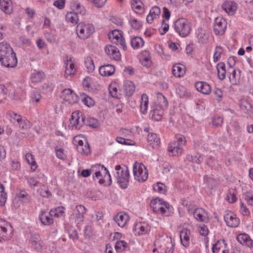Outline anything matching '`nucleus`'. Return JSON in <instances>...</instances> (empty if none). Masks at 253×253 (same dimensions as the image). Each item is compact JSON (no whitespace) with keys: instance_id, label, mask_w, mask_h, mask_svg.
I'll return each mask as SVG.
<instances>
[{"instance_id":"nucleus-56","label":"nucleus","mask_w":253,"mask_h":253,"mask_svg":"<svg viewBox=\"0 0 253 253\" xmlns=\"http://www.w3.org/2000/svg\"><path fill=\"white\" fill-rule=\"evenodd\" d=\"M222 51L223 49L220 46L216 47L213 55V60L215 62L218 61Z\"/></svg>"},{"instance_id":"nucleus-53","label":"nucleus","mask_w":253,"mask_h":253,"mask_svg":"<svg viewBox=\"0 0 253 253\" xmlns=\"http://www.w3.org/2000/svg\"><path fill=\"white\" fill-rule=\"evenodd\" d=\"M82 100L83 103L88 107L92 106L95 103L93 99L85 94L84 95V97L82 99Z\"/></svg>"},{"instance_id":"nucleus-30","label":"nucleus","mask_w":253,"mask_h":253,"mask_svg":"<svg viewBox=\"0 0 253 253\" xmlns=\"http://www.w3.org/2000/svg\"><path fill=\"white\" fill-rule=\"evenodd\" d=\"M172 73L175 77H183L185 73V67L181 64H176L173 66Z\"/></svg>"},{"instance_id":"nucleus-4","label":"nucleus","mask_w":253,"mask_h":253,"mask_svg":"<svg viewBox=\"0 0 253 253\" xmlns=\"http://www.w3.org/2000/svg\"><path fill=\"white\" fill-rule=\"evenodd\" d=\"M115 169L117 171L116 176L118 182L122 188H126L128 183L129 176L127 167L126 166L121 167L120 165H117L115 167Z\"/></svg>"},{"instance_id":"nucleus-23","label":"nucleus","mask_w":253,"mask_h":253,"mask_svg":"<svg viewBox=\"0 0 253 253\" xmlns=\"http://www.w3.org/2000/svg\"><path fill=\"white\" fill-rule=\"evenodd\" d=\"M195 87L198 91L203 94H208L211 91V88L210 85L205 82H197L195 84Z\"/></svg>"},{"instance_id":"nucleus-34","label":"nucleus","mask_w":253,"mask_h":253,"mask_svg":"<svg viewBox=\"0 0 253 253\" xmlns=\"http://www.w3.org/2000/svg\"><path fill=\"white\" fill-rule=\"evenodd\" d=\"M163 110L159 109L157 107L150 111V115L152 120L156 121H160L163 116Z\"/></svg>"},{"instance_id":"nucleus-26","label":"nucleus","mask_w":253,"mask_h":253,"mask_svg":"<svg viewBox=\"0 0 253 253\" xmlns=\"http://www.w3.org/2000/svg\"><path fill=\"white\" fill-rule=\"evenodd\" d=\"M0 8L7 14L12 11V4L11 0H0Z\"/></svg>"},{"instance_id":"nucleus-37","label":"nucleus","mask_w":253,"mask_h":253,"mask_svg":"<svg viewBox=\"0 0 253 253\" xmlns=\"http://www.w3.org/2000/svg\"><path fill=\"white\" fill-rule=\"evenodd\" d=\"M217 70V75L218 78L221 80H223L225 78L226 71L225 65L223 62H220L216 65Z\"/></svg>"},{"instance_id":"nucleus-49","label":"nucleus","mask_w":253,"mask_h":253,"mask_svg":"<svg viewBox=\"0 0 253 253\" xmlns=\"http://www.w3.org/2000/svg\"><path fill=\"white\" fill-rule=\"evenodd\" d=\"M7 199L6 193L4 191V187L2 184H0V206H3Z\"/></svg>"},{"instance_id":"nucleus-7","label":"nucleus","mask_w":253,"mask_h":253,"mask_svg":"<svg viewBox=\"0 0 253 253\" xmlns=\"http://www.w3.org/2000/svg\"><path fill=\"white\" fill-rule=\"evenodd\" d=\"M13 234V229L8 222L2 219H0V242L2 240L8 241L10 240Z\"/></svg>"},{"instance_id":"nucleus-32","label":"nucleus","mask_w":253,"mask_h":253,"mask_svg":"<svg viewBox=\"0 0 253 253\" xmlns=\"http://www.w3.org/2000/svg\"><path fill=\"white\" fill-rule=\"evenodd\" d=\"M147 140L150 145L154 148H157L160 143V139L156 133H149L148 135Z\"/></svg>"},{"instance_id":"nucleus-41","label":"nucleus","mask_w":253,"mask_h":253,"mask_svg":"<svg viewBox=\"0 0 253 253\" xmlns=\"http://www.w3.org/2000/svg\"><path fill=\"white\" fill-rule=\"evenodd\" d=\"M45 211H42L40 215L39 218L43 225H49L53 223V219L49 216L45 215Z\"/></svg>"},{"instance_id":"nucleus-22","label":"nucleus","mask_w":253,"mask_h":253,"mask_svg":"<svg viewBox=\"0 0 253 253\" xmlns=\"http://www.w3.org/2000/svg\"><path fill=\"white\" fill-rule=\"evenodd\" d=\"M115 71L114 67L111 64L101 66L99 69V73L102 76H111L114 73Z\"/></svg>"},{"instance_id":"nucleus-50","label":"nucleus","mask_w":253,"mask_h":253,"mask_svg":"<svg viewBox=\"0 0 253 253\" xmlns=\"http://www.w3.org/2000/svg\"><path fill=\"white\" fill-rule=\"evenodd\" d=\"M154 190L161 194H164L166 191V186L162 183L158 182L153 186Z\"/></svg>"},{"instance_id":"nucleus-1","label":"nucleus","mask_w":253,"mask_h":253,"mask_svg":"<svg viewBox=\"0 0 253 253\" xmlns=\"http://www.w3.org/2000/svg\"><path fill=\"white\" fill-rule=\"evenodd\" d=\"M101 170L104 171L105 176H107L111 181V176L109 174L108 169L100 164H96L91 167L90 169H87L83 170L81 172V175L84 177H86L90 175L91 172H94V176L93 175V179L95 180V178L99 180V183L101 184H104L105 181L103 178V176L101 173Z\"/></svg>"},{"instance_id":"nucleus-39","label":"nucleus","mask_w":253,"mask_h":253,"mask_svg":"<svg viewBox=\"0 0 253 253\" xmlns=\"http://www.w3.org/2000/svg\"><path fill=\"white\" fill-rule=\"evenodd\" d=\"M143 3L140 0H132L131 8L136 13H141L143 11Z\"/></svg>"},{"instance_id":"nucleus-51","label":"nucleus","mask_w":253,"mask_h":253,"mask_svg":"<svg viewBox=\"0 0 253 253\" xmlns=\"http://www.w3.org/2000/svg\"><path fill=\"white\" fill-rule=\"evenodd\" d=\"M204 211L202 209H196L194 212L193 214L194 217L199 221H203L204 220L203 213Z\"/></svg>"},{"instance_id":"nucleus-42","label":"nucleus","mask_w":253,"mask_h":253,"mask_svg":"<svg viewBox=\"0 0 253 253\" xmlns=\"http://www.w3.org/2000/svg\"><path fill=\"white\" fill-rule=\"evenodd\" d=\"M144 43L143 40L139 37H134L131 41V45L133 48H138L142 46Z\"/></svg>"},{"instance_id":"nucleus-64","label":"nucleus","mask_w":253,"mask_h":253,"mask_svg":"<svg viewBox=\"0 0 253 253\" xmlns=\"http://www.w3.org/2000/svg\"><path fill=\"white\" fill-rule=\"evenodd\" d=\"M31 98L33 101H35V102L38 103L40 101L41 98V95L39 92L37 91H34L31 94Z\"/></svg>"},{"instance_id":"nucleus-52","label":"nucleus","mask_w":253,"mask_h":253,"mask_svg":"<svg viewBox=\"0 0 253 253\" xmlns=\"http://www.w3.org/2000/svg\"><path fill=\"white\" fill-rule=\"evenodd\" d=\"M85 125L92 128H97L99 126V123L98 121L94 118H89L85 121Z\"/></svg>"},{"instance_id":"nucleus-8","label":"nucleus","mask_w":253,"mask_h":253,"mask_svg":"<svg viewBox=\"0 0 253 253\" xmlns=\"http://www.w3.org/2000/svg\"><path fill=\"white\" fill-rule=\"evenodd\" d=\"M76 30L78 36L82 39L88 38L94 32V28L92 25L82 22L78 24Z\"/></svg>"},{"instance_id":"nucleus-18","label":"nucleus","mask_w":253,"mask_h":253,"mask_svg":"<svg viewBox=\"0 0 253 253\" xmlns=\"http://www.w3.org/2000/svg\"><path fill=\"white\" fill-rule=\"evenodd\" d=\"M85 212V208L82 205L77 206L71 215V218L75 219L78 222L83 220L84 214Z\"/></svg>"},{"instance_id":"nucleus-29","label":"nucleus","mask_w":253,"mask_h":253,"mask_svg":"<svg viewBox=\"0 0 253 253\" xmlns=\"http://www.w3.org/2000/svg\"><path fill=\"white\" fill-rule=\"evenodd\" d=\"M123 89L126 95L129 97L133 94L135 90V86L132 82L126 81L124 84Z\"/></svg>"},{"instance_id":"nucleus-61","label":"nucleus","mask_w":253,"mask_h":253,"mask_svg":"<svg viewBox=\"0 0 253 253\" xmlns=\"http://www.w3.org/2000/svg\"><path fill=\"white\" fill-rule=\"evenodd\" d=\"M175 169L170 166L167 165L164 167L163 172L164 174H172L174 173Z\"/></svg>"},{"instance_id":"nucleus-5","label":"nucleus","mask_w":253,"mask_h":253,"mask_svg":"<svg viewBox=\"0 0 253 253\" xmlns=\"http://www.w3.org/2000/svg\"><path fill=\"white\" fill-rule=\"evenodd\" d=\"M174 29L180 36L185 37L189 34L191 28L188 21L184 18H180L175 21Z\"/></svg>"},{"instance_id":"nucleus-54","label":"nucleus","mask_w":253,"mask_h":253,"mask_svg":"<svg viewBox=\"0 0 253 253\" xmlns=\"http://www.w3.org/2000/svg\"><path fill=\"white\" fill-rule=\"evenodd\" d=\"M127 245V243L124 241H119L116 243L115 249L117 252H121L125 249Z\"/></svg>"},{"instance_id":"nucleus-58","label":"nucleus","mask_w":253,"mask_h":253,"mask_svg":"<svg viewBox=\"0 0 253 253\" xmlns=\"http://www.w3.org/2000/svg\"><path fill=\"white\" fill-rule=\"evenodd\" d=\"M227 251L221 249L219 246V244L217 243L213 246L212 252L213 253H227Z\"/></svg>"},{"instance_id":"nucleus-19","label":"nucleus","mask_w":253,"mask_h":253,"mask_svg":"<svg viewBox=\"0 0 253 253\" xmlns=\"http://www.w3.org/2000/svg\"><path fill=\"white\" fill-rule=\"evenodd\" d=\"M229 68L228 69L227 74L229 75L228 78L231 84H236L239 81L240 77V72L238 71V73H237L235 69H234L230 64H229Z\"/></svg>"},{"instance_id":"nucleus-43","label":"nucleus","mask_w":253,"mask_h":253,"mask_svg":"<svg viewBox=\"0 0 253 253\" xmlns=\"http://www.w3.org/2000/svg\"><path fill=\"white\" fill-rule=\"evenodd\" d=\"M79 16L77 13L72 10V11L68 12L66 15V19L67 21L72 23H77L79 20Z\"/></svg>"},{"instance_id":"nucleus-6","label":"nucleus","mask_w":253,"mask_h":253,"mask_svg":"<svg viewBox=\"0 0 253 253\" xmlns=\"http://www.w3.org/2000/svg\"><path fill=\"white\" fill-rule=\"evenodd\" d=\"M133 173L135 179L138 182H144L148 178V170L145 166L141 163L136 162L133 164Z\"/></svg>"},{"instance_id":"nucleus-14","label":"nucleus","mask_w":253,"mask_h":253,"mask_svg":"<svg viewBox=\"0 0 253 253\" xmlns=\"http://www.w3.org/2000/svg\"><path fill=\"white\" fill-rule=\"evenodd\" d=\"M226 22L222 17H217L214 20L213 30L216 35H222L226 29Z\"/></svg>"},{"instance_id":"nucleus-10","label":"nucleus","mask_w":253,"mask_h":253,"mask_svg":"<svg viewBox=\"0 0 253 253\" xmlns=\"http://www.w3.org/2000/svg\"><path fill=\"white\" fill-rule=\"evenodd\" d=\"M73 143L76 146L77 151L82 154L87 155L90 152V147L87 142L84 141L80 136L74 138Z\"/></svg>"},{"instance_id":"nucleus-35","label":"nucleus","mask_w":253,"mask_h":253,"mask_svg":"<svg viewBox=\"0 0 253 253\" xmlns=\"http://www.w3.org/2000/svg\"><path fill=\"white\" fill-rule=\"evenodd\" d=\"M204 182L207 184L209 192L211 193V190L216 185V180L211 176L205 175Z\"/></svg>"},{"instance_id":"nucleus-27","label":"nucleus","mask_w":253,"mask_h":253,"mask_svg":"<svg viewBox=\"0 0 253 253\" xmlns=\"http://www.w3.org/2000/svg\"><path fill=\"white\" fill-rule=\"evenodd\" d=\"M161 13V10L158 6H153L150 10L149 14L146 17V20L148 23L152 22L154 18L159 16Z\"/></svg>"},{"instance_id":"nucleus-9","label":"nucleus","mask_w":253,"mask_h":253,"mask_svg":"<svg viewBox=\"0 0 253 253\" xmlns=\"http://www.w3.org/2000/svg\"><path fill=\"white\" fill-rule=\"evenodd\" d=\"M0 62L2 65L7 68L15 67L17 64V59L14 52H10L0 57Z\"/></svg>"},{"instance_id":"nucleus-47","label":"nucleus","mask_w":253,"mask_h":253,"mask_svg":"<svg viewBox=\"0 0 253 253\" xmlns=\"http://www.w3.org/2000/svg\"><path fill=\"white\" fill-rule=\"evenodd\" d=\"M136 227L139 229V235H143L148 233L150 230V227L146 223L137 224Z\"/></svg>"},{"instance_id":"nucleus-63","label":"nucleus","mask_w":253,"mask_h":253,"mask_svg":"<svg viewBox=\"0 0 253 253\" xmlns=\"http://www.w3.org/2000/svg\"><path fill=\"white\" fill-rule=\"evenodd\" d=\"M129 22L131 25V27L134 29H138L141 27V24L136 19L131 18L129 20Z\"/></svg>"},{"instance_id":"nucleus-28","label":"nucleus","mask_w":253,"mask_h":253,"mask_svg":"<svg viewBox=\"0 0 253 253\" xmlns=\"http://www.w3.org/2000/svg\"><path fill=\"white\" fill-rule=\"evenodd\" d=\"M114 220L118 224V226L123 227L126 225L128 220V216L126 214L119 213L114 217Z\"/></svg>"},{"instance_id":"nucleus-38","label":"nucleus","mask_w":253,"mask_h":253,"mask_svg":"<svg viewBox=\"0 0 253 253\" xmlns=\"http://www.w3.org/2000/svg\"><path fill=\"white\" fill-rule=\"evenodd\" d=\"M148 97L145 94H143L141 96L140 108V111L142 114H145L148 109Z\"/></svg>"},{"instance_id":"nucleus-60","label":"nucleus","mask_w":253,"mask_h":253,"mask_svg":"<svg viewBox=\"0 0 253 253\" xmlns=\"http://www.w3.org/2000/svg\"><path fill=\"white\" fill-rule=\"evenodd\" d=\"M18 124L20 127L24 129H27L30 126V122L23 118Z\"/></svg>"},{"instance_id":"nucleus-11","label":"nucleus","mask_w":253,"mask_h":253,"mask_svg":"<svg viewBox=\"0 0 253 253\" xmlns=\"http://www.w3.org/2000/svg\"><path fill=\"white\" fill-rule=\"evenodd\" d=\"M108 37L112 42L117 45H120L125 50L126 49L125 39L119 30L113 31L111 33H109Z\"/></svg>"},{"instance_id":"nucleus-25","label":"nucleus","mask_w":253,"mask_h":253,"mask_svg":"<svg viewBox=\"0 0 253 253\" xmlns=\"http://www.w3.org/2000/svg\"><path fill=\"white\" fill-rule=\"evenodd\" d=\"M222 9L229 15H233L236 10V4L231 1H227L222 5Z\"/></svg>"},{"instance_id":"nucleus-44","label":"nucleus","mask_w":253,"mask_h":253,"mask_svg":"<svg viewBox=\"0 0 253 253\" xmlns=\"http://www.w3.org/2000/svg\"><path fill=\"white\" fill-rule=\"evenodd\" d=\"M25 159L27 163L31 165V169L33 171L35 170L37 168V165L34 156L30 153H27L25 156Z\"/></svg>"},{"instance_id":"nucleus-62","label":"nucleus","mask_w":253,"mask_h":253,"mask_svg":"<svg viewBox=\"0 0 253 253\" xmlns=\"http://www.w3.org/2000/svg\"><path fill=\"white\" fill-rule=\"evenodd\" d=\"M226 199L230 203H234L237 200V198L236 195L234 193V192H232L230 191L226 196Z\"/></svg>"},{"instance_id":"nucleus-57","label":"nucleus","mask_w":253,"mask_h":253,"mask_svg":"<svg viewBox=\"0 0 253 253\" xmlns=\"http://www.w3.org/2000/svg\"><path fill=\"white\" fill-rule=\"evenodd\" d=\"M55 152L58 158L61 160H64L66 159V156L64 153V150L62 148L56 147L55 148Z\"/></svg>"},{"instance_id":"nucleus-15","label":"nucleus","mask_w":253,"mask_h":253,"mask_svg":"<svg viewBox=\"0 0 253 253\" xmlns=\"http://www.w3.org/2000/svg\"><path fill=\"white\" fill-rule=\"evenodd\" d=\"M224 219L227 226L232 228L238 226L240 221L236 215L231 211H228L224 216Z\"/></svg>"},{"instance_id":"nucleus-59","label":"nucleus","mask_w":253,"mask_h":253,"mask_svg":"<svg viewBox=\"0 0 253 253\" xmlns=\"http://www.w3.org/2000/svg\"><path fill=\"white\" fill-rule=\"evenodd\" d=\"M8 115L12 120L16 121L18 124L21 121V120L23 119L20 115L13 112H9Z\"/></svg>"},{"instance_id":"nucleus-48","label":"nucleus","mask_w":253,"mask_h":253,"mask_svg":"<svg viewBox=\"0 0 253 253\" xmlns=\"http://www.w3.org/2000/svg\"><path fill=\"white\" fill-rule=\"evenodd\" d=\"M64 207H59L55 208L54 209L51 210L49 213L51 216L59 217L63 215L64 212Z\"/></svg>"},{"instance_id":"nucleus-13","label":"nucleus","mask_w":253,"mask_h":253,"mask_svg":"<svg viewBox=\"0 0 253 253\" xmlns=\"http://www.w3.org/2000/svg\"><path fill=\"white\" fill-rule=\"evenodd\" d=\"M65 70L64 72V77L66 78H71L76 72V68L74 62L71 57H66V60H65Z\"/></svg>"},{"instance_id":"nucleus-40","label":"nucleus","mask_w":253,"mask_h":253,"mask_svg":"<svg viewBox=\"0 0 253 253\" xmlns=\"http://www.w3.org/2000/svg\"><path fill=\"white\" fill-rule=\"evenodd\" d=\"M44 77V74L42 71H35L31 74V80L32 82L38 83L42 81Z\"/></svg>"},{"instance_id":"nucleus-36","label":"nucleus","mask_w":253,"mask_h":253,"mask_svg":"<svg viewBox=\"0 0 253 253\" xmlns=\"http://www.w3.org/2000/svg\"><path fill=\"white\" fill-rule=\"evenodd\" d=\"M12 52L14 51L8 43L5 42L0 43V57Z\"/></svg>"},{"instance_id":"nucleus-45","label":"nucleus","mask_w":253,"mask_h":253,"mask_svg":"<svg viewBox=\"0 0 253 253\" xmlns=\"http://www.w3.org/2000/svg\"><path fill=\"white\" fill-rule=\"evenodd\" d=\"M197 38L199 42L205 44L208 42L209 36L202 29L198 30Z\"/></svg>"},{"instance_id":"nucleus-16","label":"nucleus","mask_w":253,"mask_h":253,"mask_svg":"<svg viewBox=\"0 0 253 253\" xmlns=\"http://www.w3.org/2000/svg\"><path fill=\"white\" fill-rule=\"evenodd\" d=\"M70 123L76 127L77 125L81 126L85 124V117L81 112H74L72 114Z\"/></svg>"},{"instance_id":"nucleus-55","label":"nucleus","mask_w":253,"mask_h":253,"mask_svg":"<svg viewBox=\"0 0 253 253\" xmlns=\"http://www.w3.org/2000/svg\"><path fill=\"white\" fill-rule=\"evenodd\" d=\"M85 65L88 72H91L94 69L95 66L93 60L90 57H87L86 59Z\"/></svg>"},{"instance_id":"nucleus-31","label":"nucleus","mask_w":253,"mask_h":253,"mask_svg":"<svg viewBox=\"0 0 253 253\" xmlns=\"http://www.w3.org/2000/svg\"><path fill=\"white\" fill-rule=\"evenodd\" d=\"M72 10L75 11L77 15H84L85 14L86 10L84 7L81 5L80 3L77 1H73L71 5Z\"/></svg>"},{"instance_id":"nucleus-21","label":"nucleus","mask_w":253,"mask_h":253,"mask_svg":"<svg viewBox=\"0 0 253 253\" xmlns=\"http://www.w3.org/2000/svg\"><path fill=\"white\" fill-rule=\"evenodd\" d=\"M238 241L242 245L252 248L253 246V241L246 234H240L237 237Z\"/></svg>"},{"instance_id":"nucleus-46","label":"nucleus","mask_w":253,"mask_h":253,"mask_svg":"<svg viewBox=\"0 0 253 253\" xmlns=\"http://www.w3.org/2000/svg\"><path fill=\"white\" fill-rule=\"evenodd\" d=\"M20 201L24 203H29L31 201V197L24 190H21L18 195Z\"/></svg>"},{"instance_id":"nucleus-12","label":"nucleus","mask_w":253,"mask_h":253,"mask_svg":"<svg viewBox=\"0 0 253 253\" xmlns=\"http://www.w3.org/2000/svg\"><path fill=\"white\" fill-rule=\"evenodd\" d=\"M61 98L69 104H73L78 102V97L70 88L65 89L62 92Z\"/></svg>"},{"instance_id":"nucleus-24","label":"nucleus","mask_w":253,"mask_h":253,"mask_svg":"<svg viewBox=\"0 0 253 253\" xmlns=\"http://www.w3.org/2000/svg\"><path fill=\"white\" fill-rule=\"evenodd\" d=\"M190 234V231L187 229H183L180 233V238L181 244L185 247L189 246V236Z\"/></svg>"},{"instance_id":"nucleus-20","label":"nucleus","mask_w":253,"mask_h":253,"mask_svg":"<svg viewBox=\"0 0 253 253\" xmlns=\"http://www.w3.org/2000/svg\"><path fill=\"white\" fill-rule=\"evenodd\" d=\"M30 242L32 246L37 250L41 251L42 248V241L40 236L36 233H32L31 235Z\"/></svg>"},{"instance_id":"nucleus-2","label":"nucleus","mask_w":253,"mask_h":253,"mask_svg":"<svg viewBox=\"0 0 253 253\" xmlns=\"http://www.w3.org/2000/svg\"><path fill=\"white\" fill-rule=\"evenodd\" d=\"M185 137L181 134H177L175 140L170 142L168 146V150L171 156H176L182 152V146L186 143Z\"/></svg>"},{"instance_id":"nucleus-3","label":"nucleus","mask_w":253,"mask_h":253,"mask_svg":"<svg viewBox=\"0 0 253 253\" xmlns=\"http://www.w3.org/2000/svg\"><path fill=\"white\" fill-rule=\"evenodd\" d=\"M151 208L154 212L165 216H169L172 213V208L162 200L155 199L150 203Z\"/></svg>"},{"instance_id":"nucleus-17","label":"nucleus","mask_w":253,"mask_h":253,"mask_svg":"<svg viewBox=\"0 0 253 253\" xmlns=\"http://www.w3.org/2000/svg\"><path fill=\"white\" fill-rule=\"evenodd\" d=\"M106 54L112 59L119 61L121 59V54L119 49L112 45H107L105 48Z\"/></svg>"},{"instance_id":"nucleus-33","label":"nucleus","mask_w":253,"mask_h":253,"mask_svg":"<svg viewBox=\"0 0 253 253\" xmlns=\"http://www.w3.org/2000/svg\"><path fill=\"white\" fill-rule=\"evenodd\" d=\"M156 107L164 110L168 106V101L166 98L161 93H158L157 102H156Z\"/></svg>"}]
</instances>
